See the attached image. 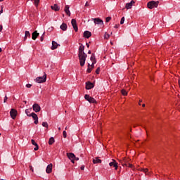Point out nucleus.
Listing matches in <instances>:
<instances>
[{"instance_id":"obj_43","label":"nucleus","mask_w":180,"mask_h":180,"mask_svg":"<svg viewBox=\"0 0 180 180\" xmlns=\"http://www.w3.org/2000/svg\"><path fill=\"white\" fill-rule=\"evenodd\" d=\"M123 161H124L123 165L127 166V164H126V159L125 158H124Z\"/></svg>"},{"instance_id":"obj_6","label":"nucleus","mask_w":180,"mask_h":180,"mask_svg":"<svg viewBox=\"0 0 180 180\" xmlns=\"http://www.w3.org/2000/svg\"><path fill=\"white\" fill-rule=\"evenodd\" d=\"M18 115V111L12 108L10 111V116L13 119H16V116Z\"/></svg>"},{"instance_id":"obj_48","label":"nucleus","mask_w":180,"mask_h":180,"mask_svg":"<svg viewBox=\"0 0 180 180\" xmlns=\"http://www.w3.org/2000/svg\"><path fill=\"white\" fill-rule=\"evenodd\" d=\"M86 47H87L88 49H89V44L86 43Z\"/></svg>"},{"instance_id":"obj_45","label":"nucleus","mask_w":180,"mask_h":180,"mask_svg":"<svg viewBox=\"0 0 180 180\" xmlns=\"http://www.w3.org/2000/svg\"><path fill=\"white\" fill-rule=\"evenodd\" d=\"M85 6H89V3L88 1L86 2Z\"/></svg>"},{"instance_id":"obj_32","label":"nucleus","mask_w":180,"mask_h":180,"mask_svg":"<svg viewBox=\"0 0 180 180\" xmlns=\"http://www.w3.org/2000/svg\"><path fill=\"white\" fill-rule=\"evenodd\" d=\"M63 136L64 139H67V131H63Z\"/></svg>"},{"instance_id":"obj_37","label":"nucleus","mask_w":180,"mask_h":180,"mask_svg":"<svg viewBox=\"0 0 180 180\" xmlns=\"http://www.w3.org/2000/svg\"><path fill=\"white\" fill-rule=\"evenodd\" d=\"M141 171H143V172H145V174H147V172H148V169H142Z\"/></svg>"},{"instance_id":"obj_41","label":"nucleus","mask_w":180,"mask_h":180,"mask_svg":"<svg viewBox=\"0 0 180 180\" xmlns=\"http://www.w3.org/2000/svg\"><path fill=\"white\" fill-rule=\"evenodd\" d=\"M80 169L84 171V169H85V165H82L81 167H80Z\"/></svg>"},{"instance_id":"obj_23","label":"nucleus","mask_w":180,"mask_h":180,"mask_svg":"<svg viewBox=\"0 0 180 180\" xmlns=\"http://www.w3.org/2000/svg\"><path fill=\"white\" fill-rule=\"evenodd\" d=\"M67 155L69 160H75V155L72 153H67Z\"/></svg>"},{"instance_id":"obj_49","label":"nucleus","mask_w":180,"mask_h":180,"mask_svg":"<svg viewBox=\"0 0 180 180\" xmlns=\"http://www.w3.org/2000/svg\"><path fill=\"white\" fill-rule=\"evenodd\" d=\"M128 167H129V168H131V167H133V165L129 164V165H128Z\"/></svg>"},{"instance_id":"obj_56","label":"nucleus","mask_w":180,"mask_h":180,"mask_svg":"<svg viewBox=\"0 0 180 180\" xmlns=\"http://www.w3.org/2000/svg\"><path fill=\"white\" fill-rule=\"evenodd\" d=\"M25 104L26 105L27 103V101H24Z\"/></svg>"},{"instance_id":"obj_38","label":"nucleus","mask_w":180,"mask_h":180,"mask_svg":"<svg viewBox=\"0 0 180 180\" xmlns=\"http://www.w3.org/2000/svg\"><path fill=\"white\" fill-rule=\"evenodd\" d=\"M99 71H101V68H98L96 70V74H99Z\"/></svg>"},{"instance_id":"obj_2","label":"nucleus","mask_w":180,"mask_h":180,"mask_svg":"<svg viewBox=\"0 0 180 180\" xmlns=\"http://www.w3.org/2000/svg\"><path fill=\"white\" fill-rule=\"evenodd\" d=\"M158 4H160L159 1H149L148 2V8L149 9H154V8L158 7Z\"/></svg>"},{"instance_id":"obj_5","label":"nucleus","mask_w":180,"mask_h":180,"mask_svg":"<svg viewBox=\"0 0 180 180\" xmlns=\"http://www.w3.org/2000/svg\"><path fill=\"white\" fill-rule=\"evenodd\" d=\"M32 117V119L34 120V124H39V117H37V114L32 112L30 114V117Z\"/></svg>"},{"instance_id":"obj_29","label":"nucleus","mask_w":180,"mask_h":180,"mask_svg":"<svg viewBox=\"0 0 180 180\" xmlns=\"http://www.w3.org/2000/svg\"><path fill=\"white\" fill-rule=\"evenodd\" d=\"M121 92H122V94L124 96H126V95H127V91H126V90H124V89H122V90L121 91Z\"/></svg>"},{"instance_id":"obj_20","label":"nucleus","mask_w":180,"mask_h":180,"mask_svg":"<svg viewBox=\"0 0 180 180\" xmlns=\"http://www.w3.org/2000/svg\"><path fill=\"white\" fill-rule=\"evenodd\" d=\"M51 9H53V11H55L56 12H58V11H60V6H58V5L57 4L51 6Z\"/></svg>"},{"instance_id":"obj_7","label":"nucleus","mask_w":180,"mask_h":180,"mask_svg":"<svg viewBox=\"0 0 180 180\" xmlns=\"http://www.w3.org/2000/svg\"><path fill=\"white\" fill-rule=\"evenodd\" d=\"M32 109L34 112H36V113H37V112H40L41 108H40V105L39 104L34 103L32 105Z\"/></svg>"},{"instance_id":"obj_30","label":"nucleus","mask_w":180,"mask_h":180,"mask_svg":"<svg viewBox=\"0 0 180 180\" xmlns=\"http://www.w3.org/2000/svg\"><path fill=\"white\" fill-rule=\"evenodd\" d=\"M110 37V34L106 33L104 34V39H106L108 40V39H109Z\"/></svg>"},{"instance_id":"obj_15","label":"nucleus","mask_w":180,"mask_h":180,"mask_svg":"<svg viewBox=\"0 0 180 180\" xmlns=\"http://www.w3.org/2000/svg\"><path fill=\"white\" fill-rule=\"evenodd\" d=\"M65 12L68 16H71V12L70 11V6L66 5L65 6Z\"/></svg>"},{"instance_id":"obj_46","label":"nucleus","mask_w":180,"mask_h":180,"mask_svg":"<svg viewBox=\"0 0 180 180\" xmlns=\"http://www.w3.org/2000/svg\"><path fill=\"white\" fill-rule=\"evenodd\" d=\"M71 162H72V164H75V159H72V160H70Z\"/></svg>"},{"instance_id":"obj_55","label":"nucleus","mask_w":180,"mask_h":180,"mask_svg":"<svg viewBox=\"0 0 180 180\" xmlns=\"http://www.w3.org/2000/svg\"><path fill=\"white\" fill-rule=\"evenodd\" d=\"M115 29H117V25H115Z\"/></svg>"},{"instance_id":"obj_14","label":"nucleus","mask_w":180,"mask_h":180,"mask_svg":"<svg viewBox=\"0 0 180 180\" xmlns=\"http://www.w3.org/2000/svg\"><path fill=\"white\" fill-rule=\"evenodd\" d=\"M92 88H94V84L90 82H86V89H92Z\"/></svg>"},{"instance_id":"obj_52","label":"nucleus","mask_w":180,"mask_h":180,"mask_svg":"<svg viewBox=\"0 0 180 180\" xmlns=\"http://www.w3.org/2000/svg\"><path fill=\"white\" fill-rule=\"evenodd\" d=\"M91 51H88V54H91Z\"/></svg>"},{"instance_id":"obj_54","label":"nucleus","mask_w":180,"mask_h":180,"mask_svg":"<svg viewBox=\"0 0 180 180\" xmlns=\"http://www.w3.org/2000/svg\"><path fill=\"white\" fill-rule=\"evenodd\" d=\"M58 129L59 131L61 130V127H60Z\"/></svg>"},{"instance_id":"obj_17","label":"nucleus","mask_w":180,"mask_h":180,"mask_svg":"<svg viewBox=\"0 0 180 180\" xmlns=\"http://www.w3.org/2000/svg\"><path fill=\"white\" fill-rule=\"evenodd\" d=\"M91 36H92V33H91V32L85 31L84 32V37H85V39H89Z\"/></svg>"},{"instance_id":"obj_57","label":"nucleus","mask_w":180,"mask_h":180,"mask_svg":"<svg viewBox=\"0 0 180 180\" xmlns=\"http://www.w3.org/2000/svg\"><path fill=\"white\" fill-rule=\"evenodd\" d=\"M1 51H2V48H0V53H1Z\"/></svg>"},{"instance_id":"obj_9","label":"nucleus","mask_w":180,"mask_h":180,"mask_svg":"<svg viewBox=\"0 0 180 180\" xmlns=\"http://www.w3.org/2000/svg\"><path fill=\"white\" fill-rule=\"evenodd\" d=\"M136 4V2L133 0L131 1V2L127 3L125 6L126 9H131L133 8V4Z\"/></svg>"},{"instance_id":"obj_24","label":"nucleus","mask_w":180,"mask_h":180,"mask_svg":"<svg viewBox=\"0 0 180 180\" xmlns=\"http://www.w3.org/2000/svg\"><path fill=\"white\" fill-rule=\"evenodd\" d=\"M102 162V160L98 158H96L93 160V164H101Z\"/></svg>"},{"instance_id":"obj_31","label":"nucleus","mask_w":180,"mask_h":180,"mask_svg":"<svg viewBox=\"0 0 180 180\" xmlns=\"http://www.w3.org/2000/svg\"><path fill=\"white\" fill-rule=\"evenodd\" d=\"M39 2H40V0H34L35 6H39Z\"/></svg>"},{"instance_id":"obj_21","label":"nucleus","mask_w":180,"mask_h":180,"mask_svg":"<svg viewBox=\"0 0 180 180\" xmlns=\"http://www.w3.org/2000/svg\"><path fill=\"white\" fill-rule=\"evenodd\" d=\"M60 29H61V30H63V32H65V30H67V29H68V26H67V25L65 22H63L60 26Z\"/></svg>"},{"instance_id":"obj_36","label":"nucleus","mask_w":180,"mask_h":180,"mask_svg":"<svg viewBox=\"0 0 180 180\" xmlns=\"http://www.w3.org/2000/svg\"><path fill=\"white\" fill-rule=\"evenodd\" d=\"M111 19H112V18H110V17H107V18H105V22L108 23V22H109Z\"/></svg>"},{"instance_id":"obj_10","label":"nucleus","mask_w":180,"mask_h":180,"mask_svg":"<svg viewBox=\"0 0 180 180\" xmlns=\"http://www.w3.org/2000/svg\"><path fill=\"white\" fill-rule=\"evenodd\" d=\"M95 25H103V20L100 18H93Z\"/></svg>"},{"instance_id":"obj_50","label":"nucleus","mask_w":180,"mask_h":180,"mask_svg":"<svg viewBox=\"0 0 180 180\" xmlns=\"http://www.w3.org/2000/svg\"><path fill=\"white\" fill-rule=\"evenodd\" d=\"M141 102H143V101H142V100H140V101H139V105H141Z\"/></svg>"},{"instance_id":"obj_58","label":"nucleus","mask_w":180,"mask_h":180,"mask_svg":"<svg viewBox=\"0 0 180 180\" xmlns=\"http://www.w3.org/2000/svg\"><path fill=\"white\" fill-rule=\"evenodd\" d=\"M4 0H0V2H3Z\"/></svg>"},{"instance_id":"obj_26","label":"nucleus","mask_w":180,"mask_h":180,"mask_svg":"<svg viewBox=\"0 0 180 180\" xmlns=\"http://www.w3.org/2000/svg\"><path fill=\"white\" fill-rule=\"evenodd\" d=\"M27 37H30V32L29 31H25V40L27 39Z\"/></svg>"},{"instance_id":"obj_42","label":"nucleus","mask_w":180,"mask_h":180,"mask_svg":"<svg viewBox=\"0 0 180 180\" xmlns=\"http://www.w3.org/2000/svg\"><path fill=\"white\" fill-rule=\"evenodd\" d=\"M26 86H27V88H32V84H26Z\"/></svg>"},{"instance_id":"obj_34","label":"nucleus","mask_w":180,"mask_h":180,"mask_svg":"<svg viewBox=\"0 0 180 180\" xmlns=\"http://www.w3.org/2000/svg\"><path fill=\"white\" fill-rule=\"evenodd\" d=\"M89 65H91L89 64V65H88L89 68H87V72H89V73H90L92 71V68H89Z\"/></svg>"},{"instance_id":"obj_12","label":"nucleus","mask_w":180,"mask_h":180,"mask_svg":"<svg viewBox=\"0 0 180 180\" xmlns=\"http://www.w3.org/2000/svg\"><path fill=\"white\" fill-rule=\"evenodd\" d=\"M109 165L110 167H114L115 169H117V162H116V160L112 159V162H110Z\"/></svg>"},{"instance_id":"obj_8","label":"nucleus","mask_w":180,"mask_h":180,"mask_svg":"<svg viewBox=\"0 0 180 180\" xmlns=\"http://www.w3.org/2000/svg\"><path fill=\"white\" fill-rule=\"evenodd\" d=\"M71 23L74 30L75 32H78V27L77 26V20H75V19H72Z\"/></svg>"},{"instance_id":"obj_16","label":"nucleus","mask_w":180,"mask_h":180,"mask_svg":"<svg viewBox=\"0 0 180 180\" xmlns=\"http://www.w3.org/2000/svg\"><path fill=\"white\" fill-rule=\"evenodd\" d=\"M32 145L34 146L35 147L34 148V151H37L39 150V145H37V143L34 139L31 140Z\"/></svg>"},{"instance_id":"obj_53","label":"nucleus","mask_w":180,"mask_h":180,"mask_svg":"<svg viewBox=\"0 0 180 180\" xmlns=\"http://www.w3.org/2000/svg\"><path fill=\"white\" fill-rule=\"evenodd\" d=\"M142 106L143 108H144L146 106V104H143Z\"/></svg>"},{"instance_id":"obj_25","label":"nucleus","mask_w":180,"mask_h":180,"mask_svg":"<svg viewBox=\"0 0 180 180\" xmlns=\"http://www.w3.org/2000/svg\"><path fill=\"white\" fill-rule=\"evenodd\" d=\"M54 141H55L54 137H51L49 141V146H51L54 143Z\"/></svg>"},{"instance_id":"obj_19","label":"nucleus","mask_w":180,"mask_h":180,"mask_svg":"<svg viewBox=\"0 0 180 180\" xmlns=\"http://www.w3.org/2000/svg\"><path fill=\"white\" fill-rule=\"evenodd\" d=\"M39 34H39L37 31H34V32H32V40H36V39L39 37Z\"/></svg>"},{"instance_id":"obj_44","label":"nucleus","mask_w":180,"mask_h":180,"mask_svg":"<svg viewBox=\"0 0 180 180\" xmlns=\"http://www.w3.org/2000/svg\"><path fill=\"white\" fill-rule=\"evenodd\" d=\"M79 160V158H77L75 156V161H78Z\"/></svg>"},{"instance_id":"obj_51","label":"nucleus","mask_w":180,"mask_h":180,"mask_svg":"<svg viewBox=\"0 0 180 180\" xmlns=\"http://www.w3.org/2000/svg\"><path fill=\"white\" fill-rule=\"evenodd\" d=\"M0 32H2V25H0Z\"/></svg>"},{"instance_id":"obj_35","label":"nucleus","mask_w":180,"mask_h":180,"mask_svg":"<svg viewBox=\"0 0 180 180\" xmlns=\"http://www.w3.org/2000/svg\"><path fill=\"white\" fill-rule=\"evenodd\" d=\"M44 34H45V32H44V33L42 34V35H41V38H40V41H43V40H44Z\"/></svg>"},{"instance_id":"obj_39","label":"nucleus","mask_w":180,"mask_h":180,"mask_svg":"<svg viewBox=\"0 0 180 180\" xmlns=\"http://www.w3.org/2000/svg\"><path fill=\"white\" fill-rule=\"evenodd\" d=\"M6 101H8V96L6 95L4 97V103H6Z\"/></svg>"},{"instance_id":"obj_4","label":"nucleus","mask_w":180,"mask_h":180,"mask_svg":"<svg viewBox=\"0 0 180 180\" xmlns=\"http://www.w3.org/2000/svg\"><path fill=\"white\" fill-rule=\"evenodd\" d=\"M84 98L86 99V101H87V102H89V103H96V100H95V98H94L93 97H91L89 95L86 94L84 96Z\"/></svg>"},{"instance_id":"obj_27","label":"nucleus","mask_w":180,"mask_h":180,"mask_svg":"<svg viewBox=\"0 0 180 180\" xmlns=\"http://www.w3.org/2000/svg\"><path fill=\"white\" fill-rule=\"evenodd\" d=\"M25 113L27 116H29V117H30V115H32V113H30V110L29 109L25 110Z\"/></svg>"},{"instance_id":"obj_13","label":"nucleus","mask_w":180,"mask_h":180,"mask_svg":"<svg viewBox=\"0 0 180 180\" xmlns=\"http://www.w3.org/2000/svg\"><path fill=\"white\" fill-rule=\"evenodd\" d=\"M79 54H82V53H85V52L84 51V50H85V46H84L82 44H79Z\"/></svg>"},{"instance_id":"obj_59","label":"nucleus","mask_w":180,"mask_h":180,"mask_svg":"<svg viewBox=\"0 0 180 180\" xmlns=\"http://www.w3.org/2000/svg\"><path fill=\"white\" fill-rule=\"evenodd\" d=\"M65 130H67V127L65 128Z\"/></svg>"},{"instance_id":"obj_47","label":"nucleus","mask_w":180,"mask_h":180,"mask_svg":"<svg viewBox=\"0 0 180 180\" xmlns=\"http://www.w3.org/2000/svg\"><path fill=\"white\" fill-rule=\"evenodd\" d=\"M94 65H95V64H94V63H92L91 65V68H94Z\"/></svg>"},{"instance_id":"obj_40","label":"nucleus","mask_w":180,"mask_h":180,"mask_svg":"<svg viewBox=\"0 0 180 180\" xmlns=\"http://www.w3.org/2000/svg\"><path fill=\"white\" fill-rule=\"evenodd\" d=\"M30 169L32 171V172H34V170L33 169V167L32 165H30Z\"/></svg>"},{"instance_id":"obj_3","label":"nucleus","mask_w":180,"mask_h":180,"mask_svg":"<svg viewBox=\"0 0 180 180\" xmlns=\"http://www.w3.org/2000/svg\"><path fill=\"white\" fill-rule=\"evenodd\" d=\"M47 78V75L44 73V75L42 77H38L35 79V82H37L38 84H42L43 82H46V79Z\"/></svg>"},{"instance_id":"obj_11","label":"nucleus","mask_w":180,"mask_h":180,"mask_svg":"<svg viewBox=\"0 0 180 180\" xmlns=\"http://www.w3.org/2000/svg\"><path fill=\"white\" fill-rule=\"evenodd\" d=\"M52 171H53V164H49L46 167V174H51Z\"/></svg>"},{"instance_id":"obj_33","label":"nucleus","mask_w":180,"mask_h":180,"mask_svg":"<svg viewBox=\"0 0 180 180\" xmlns=\"http://www.w3.org/2000/svg\"><path fill=\"white\" fill-rule=\"evenodd\" d=\"M124 23V17H122L120 20V25H123Z\"/></svg>"},{"instance_id":"obj_1","label":"nucleus","mask_w":180,"mask_h":180,"mask_svg":"<svg viewBox=\"0 0 180 180\" xmlns=\"http://www.w3.org/2000/svg\"><path fill=\"white\" fill-rule=\"evenodd\" d=\"M78 57L81 67H84L85 65V61H86V53H78Z\"/></svg>"},{"instance_id":"obj_18","label":"nucleus","mask_w":180,"mask_h":180,"mask_svg":"<svg viewBox=\"0 0 180 180\" xmlns=\"http://www.w3.org/2000/svg\"><path fill=\"white\" fill-rule=\"evenodd\" d=\"M58 46H60V44H58L55 41H52V46H51V50H56V49H57V47H58Z\"/></svg>"},{"instance_id":"obj_28","label":"nucleus","mask_w":180,"mask_h":180,"mask_svg":"<svg viewBox=\"0 0 180 180\" xmlns=\"http://www.w3.org/2000/svg\"><path fill=\"white\" fill-rule=\"evenodd\" d=\"M42 126L43 127H46V129L49 128V124L47 123V122H42Z\"/></svg>"},{"instance_id":"obj_22","label":"nucleus","mask_w":180,"mask_h":180,"mask_svg":"<svg viewBox=\"0 0 180 180\" xmlns=\"http://www.w3.org/2000/svg\"><path fill=\"white\" fill-rule=\"evenodd\" d=\"M90 60L93 64H96V59L95 58V53H92Z\"/></svg>"}]
</instances>
